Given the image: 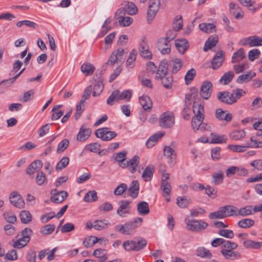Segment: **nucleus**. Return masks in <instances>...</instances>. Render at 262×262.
I'll return each mask as SVG.
<instances>
[{
    "instance_id": "10",
    "label": "nucleus",
    "mask_w": 262,
    "mask_h": 262,
    "mask_svg": "<svg viewBox=\"0 0 262 262\" xmlns=\"http://www.w3.org/2000/svg\"><path fill=\"white\" fill-rule=\"evenodd\" d=\"M51 194L52 195L51 200L52 202L56 204L62 202L68 196V193L66 191H58L56 189H52L51 191Z\"/></svg>"
},
{
    "instance_id": "6",
    "label": "nucleus",
    "mask_w": 262,
    "mask_h": 262,
    "mask_svg": "<svg viewBox=\"0 0 262 262\" xmlns=\"http://www.w3.org/2000/svg\"><path fill=\"white\" fill-rule=\"evenodd\" d=\"M102 72L103 70H101L100 72L97 71L94 77L95 81H97V82L94 85L92 92V95L94 97L99 96L103 91L104 88L103 79L101 76Z\"/></svg>"
},
{
    "instance_id": "17",
    "label": "nucleus",
    "mask_w": 262,
    "mask_h": 262,
    "mask_svg": "<svg viewBox=\"0 0 262 262\" xmlns=\"http://www.w3.org/2000/svg\"><path fill=\"white\" fill-rule=\"evenodd\" d=\"M164 137V132H158L151 135L147 140L146 146L150 148L155 146Z\"/></svg>"
},
{
    "instance_id": "33",
    "label": "nucleus",
    "mask_w": 262,
    "mask_h": 262,
    "mask_svg": "<svg viewBox=\"0 0 262 262\" xmlns=\"http://www.w3.org/2000/svg\"><path fill=\"white\" fill-rule=\"evenodd\" d=\"M245 57L246 54L244 49L240 48L233 53L231 59V62H238L244 59Z\"/></svg>"
},
{
    "instance_id": "32",
    "label": "nucleus",
    "mask_w": 262,
    "mask_h": 262,
    "mask_svg": "<svg viewBox=\"0 0 262 262\" xmlns=\"http://www.w3.org/2000/svg\"><path fill=\"white\" fill-rule=\"evenodd\" d=\"M218 42V37L217 36H210L205 43L204 51L207 52L208 50L212 49L215 46Z\"/></svg>"
},
{
    "instance_id": "50",
    "label": "nucleus",
    "mask_w": 262,
    "mask_h": 262,
    "mask_svg": "<svg viewBox=\"0 0 262 262\" xmlns=\"http://www.w3.org/2000/svg\"><path fill=\"white\" fill-rule=\"evenodd\" d=\"M109 222L106 220H97L94 221V228L97 230H101L107 227Z\"/></svg>"
},
{
    "instance_id": "8",
    "label": "nucleus",
    "mask_w": 262,
    "mask_h": 262,
    "mask_svg": "<svg viewBox=\"0 0 262 262\" xmlns=\"http://www.w3.org/2000/svg\"><path fill=\"white\" fill-rule=\"evenodd\" d=\"M132 201L128 200H121L118 202L119 207L117 213L121 217H124L130 213Z\"/></svg>"
},
{
    "instance_id": "42",
    "label": "nucleus",
    "mask_w": 262,
    "mask_h": 262,
    "mask_svg": "<svg viewBox=\"0 0 262 262\" xmlns=\"http://www.w3.org/2000/svg\"><path fill=\"white\" fill-rule=\"evenodd\" d=\"M19 216L22 223L28 224L32 221L31 214L28 210H23L20 212Z\"/></svg>"
},
{
    "instance_id": "28",
    "label": "nucleus",
    "mask_w": 262,
    "mask_h": 262,
    "mask_svg": "<svg viewBox=\"0 0 262 262\" xmlns=\"http://www.w3.org/2000/svg\"><path fill=\"white\" fill-rule=\"evenodd\" d=\"M183 64L182 61L179 58L171 59L168 64V67L172 68V72L176 73L182 68Z\"/></svg>"
},
{
    "instance_id": "57",
    "label": "nucleus",
    "mask_w": 262,
    "mask_h": 262,
    "mask_svg": "<svg viewBox=\"0 0 262 262\" xmlns=\"http://www.w3.org/2000/svg\"><path fill=\"white\" fill-rule=\"evenodd\" d=\"M55 226L53 224H47L43 226L41 228L40 232L43 235H49L51 234L55 230Z\"/></svg>"
},
{
    "instance_id": "7",
    "label": "nucleus",
    "mask_w": 262,
    "mask_h": 262,
    "mask_svg": "<svg viewBox=\"0 0 262 262\" xmlns=\"http://www.w3.org/2000/svg\"><path fill=\"white\" fill-rule=\"evenodd\" d=\"M125 58L124 49L119 48L111 54L107 62L105 64L113 66L118 61L123 62Z\"/></svg>"
},
{
    "instance_id": "47",
    "label": "nucleus",
    "mask_w": 262,
    "mask_h": 262,
    "mask_svg": "<svg viewBox=\"0 0 262 262\" xmlns=\"http://www.w3.org/2000/svg\"><path fill=\"white\" fill-rule=\"evenodd\" d=\"M98 196L95 190L89 191L85 195L83 200L86 202H93L97 201Z\"/></svg>"
},
{
    "instance_id": "30",
    "label": "nucleus",
    "mask_w": 262,
    "mask_h": 262,
    "mask_svg": "<svg viewBox=\"0 0 262 262\" xmlns=\"http://www.w3.org/2000/svg\"><path fill=\"white\" fill-rule=\"evenodd\" d=\"M175 122L174 114L172 112H165V128L172 127Z\"/></svg>"
},
{
    "instance_id": "60",
    "label": "nucleus",
    "mask_w": 262,
    "mask_h": 262,
    "mask_svg": "<svg viewBox=\"0 0 262 262\" xmlns=\"http://www.w3.org/2000/svg\"><path fill=\"white\" fill-rule=\"evenodd\" d=\"M196 75V71L192 68L188 70L185 76V80L186 84H189L192 81Z\"/></svg>"
},
{
    "instance_id": "1",
    "label": "nucleus",
    "mask_w": 262,
    "mask_h": 262,
    "mask_svg": "<svg viewBox=\"0 0 262 262\" xmlns=\"http://www.w3.org/2000/svg\"><path fill=\"white\" fill-rule=\"evenodd\" d=\"M142 221L141 217H137L134 221L127 222L123 225H117L116 231L123 234H132L135 232L136 228L141 225Z\"/></svg>"
},
{
    "instance_id": "18",
    "label": "nucleus",
    "mask_w": 262,
    "mask_h": 262,
    "mask_svg": "<svg viewBox=\"0 0 262 262\" xmlns=\"http://www.w3.org/2000/svg\"><path fill=\"white\" fill-rule=\"evenodd\" d=\"M166 36L165 37V54L170 52V45L169 42L173 40L177 36V32L173 29H169L166 32Z\"/></svg>"
},
{
    "instance_id": "12",
    "label": "nucleus",
    "mask_w": 262,
    "mask_h": 262,
    "mask_svg": "<svg viewBox=\"0 0 262 262\" xmlns=\"http://www.w3.org/2000/svg\"><path fill=\"white\" fill-rule=\"evenodd\" d=\"M138 8L137 6L132 2H127L125 7L121 8L116 12V15L118 13L120 14L125 15L128 13L129 15H134L137 13Z\"/></svg>"
},
{
    "instance_id": "48",
    "label": "nucleus",
    "mask_w": 262,
    "mask_h": 262,
    "mask_svg": "<svg viewBox=\"0 0 262 262\" xmlns=\"http://www.w3.org/2000/svg\"><path fill=\"white\" fill-rule=\"evenodd\" d=\"M202 117V116H194L192 117L191 121V126L193 129L195 130V131L199 130L204 120V118Z\"/></svg>"
},
{
    "instance_id": "11",
    "label": "nucleus",
    "mask_w": 262,
    "mask_h": 262,
    "mask_svg": "<svg viewBox=\"0 0 262 262\" xmlns=\"http://www.w3.org/2000/svg\"><path fill=\"white\" fill-rule=\"evenodd\" d=\"M166 160L170 167L176 163V152L175 150L170 147L165 146V160Z\"/></svg>"
},
{
    "instance_id": "38",
    "label": "nucleus",
    "mask_w": 262,
    "mask_h": 262,
    "mask_svg": "<svg viewBox=\"0 0 262 262\" xmlns=\"http://www.w3.org/2000/svg\"><path fill=\"white\" fill-rule=\"evenodd\" d=\"M95 70V67L90 63H83L81 67L82 72L86 76L91 75Z\"/></svg>"
},
{
    "instance_id": "40",
    "label": "nucleus",
    "mask_w": 262,
    "mask_h": 262,
    "mask_svg": "<svg viewBox=\"0 0 262 262\" xmlns=\"http://www.w3.org/2000/svg\"><path fill=\"white\" fill-rule=\"evenodd\" d=\"M191 203V200L187 196H178L177 198V204L181 208H186Z\"/></svg>"
},
{
    "instance_id": "22",
    "label": "nucleus",
    "mask_w": 262,
    "mask_h": 262,
    "mask_svg": "<svg viewBox=\"0 0 262 262\" xmlns=\"http://www.w3.org/2000/svg\"><path fill=\"white\" fill-rule=\"evenodd\" d=\"M216 118L221 121H226L230 122L232 118V115L231 113H227L226 111L223 110L222 108H217L215 111Z\"/></svg>"
},
{
    "instance_id": "53",
    "label": "nucleus",
    "mask_w": 262,
    "mask_h": 262,
    "mask_svg": "<svg viewBox=\"0 0 262 262\" xmlns=\"http://www.w3.org/2000/svg\"><path fill=\"white\" fill-rule=\"evenodd\" d=\"M238 247V245L234 242L229 241H225L223 245L221 246V250H235Z\"/></svg>"
},
{
    "instance_id": "23",
    "label": "nucleus",
    "mask_w": 262,
    "mask_h": 262,
    "mask_svg": "<svg viewBox=\"0 0 262 262\" xmlns=\"http://www.w3.org/2000/svg\"><path fill=\"white\" fill-rule=\"evenodd\" d=\"M221 253L226 259L231 260L239 259L242 257L241 254L238 251H234V250L221 251Z\"/></svg>"
},
{
    "instance_id": "56",
    "label": "nucleus",
    "mask_w": 262,
    "mask_h": 262,
    "mask_svg": "<svg viewBox=\"0 0 262 262\" xmlns=\"http://www.w3.org/2000/svg\"><path fill=\"white\" fill-rule=\"evenodd\" d=\"M92 238V243H87V242H83V244L84 246L87 248L91 247L93 246L94 244H95L99 242L100 241H103L104 242V245H105L107 242L108 239L107 238H105L104 237L102 238H98L96 236H91Z\"/></svg>"
},
{
    "instance_id": "59",
    "label": "nucleus",
    "mask_w": 262,
    "mask_h": 262,
    "mask_svg": "<svg viewBox=\"0 0 262 262\" xmlns=\"http://www.w3.org/2000/svg\"><path fill=\"white\" fill-rule=\"evenodd\" d=\"M36 183L37 185L41 186L47 183V178L45 173L40 170L37 171L36 177Z\"/></svg>"
},
{
    "instance_id": "61",
    "label": "nucleus",
    "mask_w": 262,
    "mask_h": 262,
    "mask_svg": "<svg viewBox=\"0 0 262 262\" xmlns=\"http://www.w3.org/2000/svg\"><path fill=\"white\" fill-rule=\"evenodd\" d=\"M136 51L135 49L132 50L126 61V66L127 67L131 68L133 67V62L136 60Z\"/></svg>"
},
{
    "instance_id": "49",
    "label": "nucleus",
    "mask_w": 262,
    "mask_h": 262,
    "mask_svg": "<svg viewBox=\"0 0 262 262\" xmlns=\"http://www.w3.org/2000/svg\"><path fill=\"white\" fill-rule=\"evenodd\" d=\"M234 76V73L232 71H229L223 75L220 79V81L221 82H223L224 85L228 84L232 81Z\"/></svg>"
},
{
    "instance_id": "4",
    "label": "nucleus",
    "mask_w": 262,
    "mask_h": 262,
    "mask_svg": "<svg viewBox=\"0 0 262 262\" xmlns=\"http://www.w3.org/2000/svg\"><path fill=\"white\" fill-rule=\"evenodd\" d=\"M186 223V228L188 230L199 232L202 230L205 229L208 227V224L202 220H188L185 221Z\"/></svg>"
},
{
    "instance_id": "3",
    "label": "nucleus",
    "mask_w": 262,
    "mask_h": 262,
    "mask_svg": "<svg viewBox=\"0 0 262 262\" xmlns=\"http://www.w3.org/2000/svg\"><path fill=\"white\" fill-rule=\"evenodd\" d=\"M132 97V93L129 90H124L122 92H120L119 90H116L112 92L110 96L106 100L108 105H113L116 102L125 99L128 101Z\"/></svg>"
},
{
    "instance_id": "26",
    "label": "nucleus",
    "mask_w": 262,
    "mask_h": 262,
    "mask_svg": "<svg viewBox=\"0 0 262 262\" xmlns=\"http://www.w3.org/2000/svg\"><path fill=\"white\" fill-rule=\"evenodd\" d=\"M140 158L138 156H134L131 159L126 161V165L129 166V171L134 173L136 171V168L139 164Z\"/></svg>"
},
{
    "instance_id": "52",
    "label": "nucleus",
    "mask_w": 262,
    "mask_h": 262,
    "mask_svg": "<svg viewBox=\"0 0 262 262\" xmlns=\"http://www.w3.org/2000/svg\"><path fill=\"white\" fill-rule=\"evenodd\" d=\"M252 206H247L245 207L242 208L238 210V212L236 213L235 212V214L236 216L237 215H242V216H247L252 214Z\"/></svg>"
},
{
    "instance_id": "54",
    "label": "nucleus",
    "mask_w": 262,
    "mask_h": 262,
    "mask_svg": "<svg viewBox=\"0 0 262 262\" xmlns=\"http://www.w3.org/2000/svg\"><path fill=\"white\" fill-rule=\"evenodd\" d=\"M254 224V220L251 219H244L238 222V225L241 228H249Z\"/></svg>"
},
{
    "instance_id": "20",
    "label": "nucleus",
    "mask_w": 262,
    "mask_h": 262,
    "mask_svg": "<svg viewBox=\"0 0 262 262\" xmlns=\"http://www.w3.org/2000/svg\"><path fill=\"white\" fill-rule=\"evenodd\" d=\"M42 167V162L40 160H35L27 168L26 173L29 175L34 174L38 171Z\"/></svg>"
},
{
    "instance_id": "62",
    "label": "nucleus",
    "mask_w": 262,
    "mask_h": 262,
    "mask_svg": "<svg viewBox=\"0 0 262 262\" xmlns=\"http://www.w3.org/2000/svg\"><path fill=\"white\" fill-rule=\"evenodd\" d=\"M127 184L125 183H121L115 189L114 193L116 195H120L127 191Z\"/></svg>"
},
{
    "instance_id": "29",
    "label": "nucleus",
    "mask_w": 262,
    "mask_h": 262,
    "mask_svg": "<svg viewBox=\"0 0 262 262\" xmlns=\"http://www.w3.org/2000/svg\"><path fill=\"white\" fill-rule=\"evenodd\" d=\"M154 171L155 168L154 165L151 164L148 165L145 167L142 174V177L144 179L145 182L149 181L152 178Z\"/></svg>"
},
{
    "instance_id": "21",
    "label": "nucleus",
    "mask_w": 262,
    "mask_h": 262,
    "mask_svg": "<svg viewBox=\"0 0 262 262\" xmlns=\"http://www.w3.org/2000/svg\"><path fill=\"white\" fill-rule=\"evenodd\" d=\"M224 52L221 51L217 53L211 61L212 68L213 69H217L220 68L225 60Z\"/></svg>"
},
{
    "instance_id": "55",
    "label": "nucleus",
    "mask_w": 262,
    "mask_h": 262,
    "mask_svg": "<svg viewBox=\"0 0 262 262\" xmlns=\"http://www.w3.org/2000/svg\"><path fill=\"white\" fill-rule=\"evenodd\" d=\"M70 159L68 157H63L57 163L55 169L56 170H60L64 168L69 163Z\"/></svg>"
},
{
    "instance_id": "35",
    "label": "nucleus",
    "mask_w": 262,
    "mask_h": 262,
    "mask_svg": "<svg viewBox=\"0 0 262 262\" xmlns=\"http://www.w3.org/2000/svg\"><path fill=\"white\" fill-rule=\"evenodd\" d=\"M211 140L209 142L210 143H223L226 142L227 138L225 135H218L215 133L210 134Z\"/></svg>"
},
{
    "instance_id": "43",
    "label": "nucleus",
    "mask_w": 262,
    "mask_h": 262,
    "mask_svg": "<svg viewBox=\"0 0 262 262\" xmlns=\"http://www.w3.org/2000/svg\"><path fill=\"white\" fill-rule=\"evenodd\" d=\"M117 19L120 26L123 27H128L133 23V18L129 16L125 17L120 15Z\"/></svg>"
},
{
    "instance_id": "27",
    "label": "nucleus",
    "mask_w": 262,
    "mask_h": 262,
    "mask_svg": "<svg viewBox=\"0 0 262 262\" xmlns=\"http://www.w3.org/2000/svg\"><path fill=\"white\" fill-rule=\"evenodd\" d=\"M140 104L144 111L149 112L152 106V102L150 97L147 95H143L139 98Z\"/></svg>"
},
{
    "instance_id": "34",
    "label": "nucleus",
    "mask_w": 262,
    "mask_h": 262,
    "mask_svg": "<svg viewBox=\"0 0 262 262\" xmlns=\"http://www.w3.org/2000/svg\"><path fill=\"white\" fill-rule=\"evenodd\" d=\"M136 252H138L143 249L147 245L146 239L142 237L135 238L134 240Z\"/></svg>"
},
{
    "instance_id": "31",
    "label": "nucleus",
    "mask_w": 262,
    "mask_h": 262,
    "mask_svg": "<svg viewBox=\"0 0 262 262\" xmlns=\"http://www.w3.org/2000/svg\"><path fill=\"white\" fill-rule=\"evenodd\" d=\"M137 210L139 215H145L149 213L150 210L148 203L142 201L137 204Z\"/></svg>"
},
{
    "instance_id": "5",
    "label": "nucleus",
    "mask_w": 262,
    "mask_h": 262,
    "mask_svg": "<svg viewBox=\"0 0 262 262\" xmlns=\"http://www.w3.org/2000/svg\"><path fill=\"white\" fill-rule=\"evenodd\" d=\"M96 136L103 141H108L115 138L117 134L114 131H110L108 127L97 129L95 133Z\"/></svg>"
},
{
    "instance_id": "14",
    "label": "nucleus",
    "mask_w": 262,
    "mask_h": 262,
    "mask_svg": "<svg viewBox=\"0 0 262 262\" xmlns=\"http://www.w3.org/2000/svg\"><path fill=\"white\" fill-rule=\"evenodd\" d=\"M212 84L209 81H205L203 82L200 89V95L204 99H209L212 93Z\"/></svg>"
},
{
    "instance_id": "24",
    "label": "nucleus",
    "mask_w": 262,
    "mask_h": 262,
    "mask_svg": "<svg viewBox=\"0 0 262 262\" xmlns=\"http://www.w3.org/2000/svg\"><path fill=\"white\" fill-rule=\"evenodd\" d=\"M175 46L181 54H184L188 48L187 40L185 38L177 39L175 40Z\"/></svg>"
},
{
    "instance_id": "51",
    "label": "nucleus",
    "mask_w": 262,
    "mask_h": 262,
    "mask_svg": "<svg viewBox=\"0 0 262 262\" xmlns=\"http://www.w3.org/2000/svg\"><path fill=\"white\" fill-rule=\"evenodd\" d=\"M196 255L203 258H210L212 254L210 251L204 247H199L196 250Z\"/></svg>"
},
{
    "instance_id": "9",
    "label": "nucleus",
    "mask_w": 262,
    "mask_h": 262,
    "mask_svg": "<svg viewBox=\"0 0 262 262\" xmlns=\"http://www.w3.org/2000/svg\"><path fill=\"white\" fill-rule=\"evenodd\" d=\"M10 203L15 207L21 209L25 207V202L20 194L16 191L12 192L9 196Z\"/></svg>"
},
{
    "instance_id": "44",
    "label": "nucleus",
    "mask_w": 262,
    "mask_h": 262,
    "mask_svg": "<svg viewBox=\"0 0 262 262\" xmlns=\"http://www.w3.org/2000/svg\"><path fill=\"white\" fill-rule=\"evenodd\" d=\"M262 243L248 239L243 242L244 246L246 248H252L254 249H259Z\"/></svg>"
},
{
    "instance_id": "46",
    "label": "nucleus",
    "mask_w": 262,
    "mask_h": 262,
    "mask_svg": "<svg viewBox=\"0 0 262 262\" xmlns=\"http://www.w3.org/2000/svg\"><path fill=\"white\" fill-rule=\"evenodd\" d=\"M250 147V144L247 143L245 146H242L239 145H228V148L234 152H243L245 151L247 148Z\"/></svg>"
},
{
    "instance_id": "39",
    "label": "nucleus",
    "mask_w": 262,
    "mask_h": 262,
    "mask_svg": "<svg viewBox=\"0 0 262 262\" xmlns=\"http://www.w3.org/2000/svg\"><path fill=\"white\" fill-rule=\"evenodd\" d=\"M93 255L99 258V262H104L107 259L106 251L104 249H96L94 251Z\"/></svg>"
},
{
    "instance_id": "2",
    "label": "nucleus",
    "mask_w": 262,
    "mask_h": 262,
    "mask_svg": "<svg viewBox=\"0 0 262 262\" xmlns=\"http://www.w3.org/2000/svg\"><path fill=\"white\" fill-rule=\"evenodd\" d=\"M236 208L231 205H226L220 207L216 211L211 212L209 217L211 220L224 219L235 214Z\"/></svg>"
},
{
    "instance_id": "25",
    "label": "nucleus",
    "mask_w": 262,
    "mask_h": 262,
    "mask_svg": "<svg viewBox=\"0 0 262 262\" xmlns=\"http://www.w3.org/2000/svg\"><path fill=\"white\" fill-rule=\"evenodd\" d=\"M256 75V73L252 71H249L245 74L239 75L237 79L236 82L238 83H244L250 81Z\"/></svg>"
},
{
    "instance_id": "37",
    "label": "nucleus",
    "mask_w": 262,
    "mask_h": 262,
    "mask_svg": "<svg viewBox=\"0 0 262 262\" xmlns=\"http://www.w3.org/2000/svg\"><path fill=\"white\" fill-rule=\"evenodd\" d=\"M164 79V62L162 60L159 66L158 69L156 70L155 80L158 81H161L163 84Z\"/></svg>"
},
{
    "instance_id": "45",
    "label": "nucleus",
    "mask_w": 262,
    "mask_h": 262,
    "mask_svg": "<svg viewBox=\"0 0 262 262\" xmlns=\"http://www.w3.org/2000/svg\"><path fill=\"white\" fill-rule=\"evenodd\" d=\"M212 183L214 185L221 184L223 181L224 174L222 171L214 172L212 175Z\"/></svg>"
},
{
    "instance_id": "19",
    "label": "nucleus",
    "mask_w": 262,
    "mask_h": 262,
    "mask_svg": "<svg viewBox=\"0 0 262 262\" xmlns=\"http://www.w3.org/2000/svg\"><path fill=\"white\" fill-rule=\"evenodd\" d=\"M139 183L137 180L133 181L129 188H127V194L133 199H136L139 195Z\"/></svg>"
},
{
    "instance_id": "15",
    "label": "nucleus",
    "mask_w": 262,
    "mask_h": 262,
    "mask_svg": "<svg viewBox=\"0 0 262 262\" xmlns=\"http://www.w3.org/2000/svg\"><path fill=\"white\" fill-rule=\"evenodd\" d=\"M217 98L222 102L227 104H232L236 102V100L234 98L233 94L227 91L219 92Z\"/></svg>"
},
{
    "instance_id": "13",
    "label": "nucleus",
    "mask_w": 262,
    "mask_h": 262,
    "mask_svg": "<svg viewBox=\"0 0 262 262\" xmlns=\"http://www.w3.org/2000/svg\"><path fill=\"white\" fill-rule=\"evenodd\" d=\"M146 38L144 37L142 40V42L140 44L139 50L140 55L143 58L147 59H151L152 55L149 50V46L145 40Z\"/></svg>"
},
{
    "instance_id": "36",
    "label": "nucleus",
    "mask_w": 262,
    "mask_h": 262,
    "mask_svg": "<svg viewBox=\"0 0 262 262\" xmlns=\"http://www.w3.org/2000/svg\"><path fill=\"white\" fill-rule=\"evenodd\" d=\"M199 28L202 31L207 33L215 32V26L212 23H201L199 25Z\"/></svg>"
},
{
    "instance_id": "58",
    "label": "nucleus",
    "mask_w": 262,
    "mask_h": 262,
    "mask_svg": "<svg viewBox=\"0 0 262 262\" xmlns=\"http://www.w3.org/2000/svg\"><path fill=\"white\" fill-rule=\"evenodd\" d=\"M246 135L245 132L243 130H236L233 131L230 134L231 139L234 140H238L244 138Z\"/></svg>"
},
{
    "instance_id": "41",
    "label": "nucleus",
    "mask_w": 262,
    "mask_h": 262,
    "mask_svg": "<svg viewBox=\"0 0 262 262\" xmlns=\"http://www.w3.org/2000/svg\"><path fill=\"white\" fill-rule=\"evenodd\" d=\"M193 112L195 114L194 116L200 117L202 116L204 118V106L201 104L194 102L193 105Z\"/></svg>"
},
{
    "instance_id": "16",
    "label": "nucleus",
    "mask_w": 262,
    "mask_h": 262,
    "mask_svg": "<svg viewBox=\"0 0 262 262\" xmlns=\"http://www.w3.org/2000/svg\"><path fill=\"white\" fill-rule=\"evenodd\" d=\"M91 134L92 129L85 125H82L77 135V140L79 142H83L89 139Z\"/></svg>"
},
{
    "instance_id": "63",
    "label": "nucleus",
    "mask_w": 262,
    "mask_h": 262,
    "mask_svg": "<svg viewBox=\"0 0 262 262\" xmlns=\"http://www.w3.org/2000/svg\"><path fill=\"white\" fill-rule=\"evenodd\" d=\"M123 247L127 251L136 252L134 240H128L125 241L123 244Z\"/></svg>"
},
{
    "instance_id": "64",
    "label": "nucleus",
    "mask_w": 262,
    "mask_h": 262,
    "mask_svg": "<svg viewBox=\"0 0 262 262\" xmlns=\"http://www.w3.org/2000/svg\"><path fill=\"white\" fill-rule=\"evenodd\" d=\"M69 144V141L68 139H64L62 140L58 145L57 148V152L60 153L64 151Z\"/></svg>"
}]
</instances>
